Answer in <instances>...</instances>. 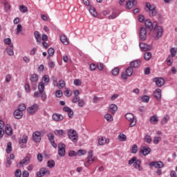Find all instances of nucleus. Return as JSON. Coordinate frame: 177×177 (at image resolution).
I'll return each instance as SVG.
<instances>
[{"instance_id":"f257e3e1","label":"nucleus","mask_w":177,"mask_h":177,"mask_svg":"<svg viewBox=\"0 0 177 177\" xmlns=\"http://www.w3.org/2000/svg\"><path fill=\"white\" fill-rule=\"evenodd\" d=\"M49 76L48 75H45L42 79L41 82H39L37 88L39 89V91H36L34 93V97H41L42 102H45L46 100V92H45V84H48L50 81Z\"/></svg>"},{"instance_id":"f03ea898","label":"nucleus","mask_w":177,"mask_h":177,"mask_svg":"<svg viewBox=\"0 0 177 177\" xmlns=\"http://www.w3.org/2000/svg\"><path fill=\"white\" fill-rule=\"evenodd\" d=\"M68 136L73 143H77L78 142V133H77V131L74 129H69Z\"/></svg>"},{"instance_id":"7ed1b4c3","label":"nucleus","mask_w":177,"mask_h":177,"mask_svg":"<svg viewBox=\"0 0 177 177\" xmlns=\"http://www.w3.org/2000/svg\"><path fill=\"white\" fill-rule=\"evenodd\" d=\"M146 8L148 9L149 15L150 17H154L157 15V10H156V6L151 5L150 3H146Z\"/></svg>"},{"instance_id":"20e7f679","label":"nucleus","mask_w":177,"mask_h":177,"mask_svg":"<svg viewBox=\"0 0 177 177\" xmlns=\"http://www.w3.org/2000/svg\"><path fill=\"white\" fill-rule=\"evenodd\" d=\"M30 80L33 91H35L37 89V82H38V75L35 73L32 74L30 75Z\"/></svg>"},{"instance_id":"39448f33","label":"nucleus","mask_w":177,"mask_h":177,"mask_svg":"<svg viewBox=\"0 0 177 177\" xmlns=\"http://www.w3.org/2000/svg\"><path fill=\"white\" fill-rule=\"evenodd\" d=\"M126 119L128 120L130 122V127H135L136 125V119H135V116L131 113H128L126 114Z\"/></svg>"},{"instance_id":"423d86ee","label":"nucleus","mask_w":177,"mask_h":177,"mask_svg":"<svg viewBox=\"0 0 177 177\" xmlns=\"http://www.w3.org/2000/svg\"><path fill=\"white\" fill-rule=\"evenodd\" d=\"M95 160H96V157H93V151H90L88 152L87 161L86 162V163H84L85 167H88V165H91L92 162H95Z\"/></svg>"},{"instance_id":"0eeeda50","label":"nucleus","mask_w":177,"mask_h":177,"mask_svg":"<svg viewBox=\"0 0 177 177\" xmlns=\"http://www.w3.org/2000/svg\"><path fill=\"white\" fill-rule=\"evenodd\" d=\"M58 154L60 157L66 156V145L62 142L58 145Z\"/></svg>"},{"instance_id":"6e6552de","label":"nucleus","mask_w":177,"mask_h":177,"mask_svg":"<svg viewBox=\"0 0 177 177\" xmlns=\"http://www.w3.org/2000/svg\"><path fill=\"white\" fill-rule=\"evenodd\" d=\"M38 109H39V106L37 104H35L27 109L28 113L30 115H34L38 111Z\"/></svg>"},{"instance_id":"1a4fd4ad","label":"nucleus","mask_w":177,"mask_h":177,"mask_svg":"<svg viewBox=\"0 0 177 177\" xmlns=\"http://www.w3.org/2000/svg\"><path fill=\"white\" fill-rule=\"evenodd\" d=\"M145 26L146 28H148V30H150V31H151V30H153V28H154V27L157 26V22L153 23L150 19H147L145 21Z\"/></svg>"},{"instance_id":"9d476101","label":"nucleus","mask_w":177,"mask_h":177,"mask_svg":"<svg viewBox=\"0 0 177 177\" xmlns=\"http://www.w3.org/2000/svg\"><path fill=\"white\" fill-rule=\"evenodd\" d=\"M139 35L141 41H146V39L147 38V30L145 28L142 27L140 29Z\"/></svg>"},{"instance_id":"9b49d317","label":"nucleus","mask_w":177,"mask_h":177,"mask_svg":"<svg viewBox=\"0 0 177 177\" xmlns=\"http://www.w3.org/2000/svg\"><path fill=\"white\" fill-rule=\"evenodd\" d=\"M50 171L49 170H48V169H46L45 167H41V168H40L39 171H37V176L42 177L45 175H50Z\"/></svg>"},{"instance_id":"f8f14e48","label":"nucleus","mask_w":177,"mask_h":177,"mask_svg":"<svg viewBox=\"0 0 177 177\" xmlns=\"http://www.w3.org/2000/svg\"><path fill=\"white\" fill-rule=\"evenodd\" d=\"M153 82L156 83L158 88H161L165 84V80L162 77H155L153 79Z\"/></svg>"},{"instance_id":"ddd939ff","label":"nucleus","mask_w":177,"mask_h":177,"mask_svg":"<svg viewBox=\"0 0 177 177\" xmlns=\"http://www.w3.org/2000/svg\"><path fill=\"white\" fill-rule=\"evenodd\" d=\"M47 138L53 147L56 149L57 147V145L56 144V142H55V135H53V133H49L48 134H47Z\"/></svg>"},{"instance_id":"4468645a","label":"nucleus","mask_w":177,"mask_h":177,"mask_svg":"<svg viewBox=\"0 0 177 177\" xmlns=\"http://www.w3.org/2000/svg\"><path fill=\"white\" fill-rule=\"evenodd\" d=\"M150 168H153V167H155V168H158L159 169L161 168H164V162L162 161H158V162H151L149 163Z\"/></svg>"},{"instance_id":"2eb2a0df","label":"nucleus","mask_w":177,"mask_h":177,"mask_svg":"<svg viewBox=\"0 0 177 177\" xmlns=\"http://www.w3.org/2000/svg\"><path fill=\"white\" fill-rule=\"evenodd\" d=\"M140 153H141L142 156H148V154L151 153V149L149 147L142 146L140 148Z\"/></svg>"},{"instance_id":"dca6fc26","label":"nucleus","mask_w":177,"mask_h":177,"mask_svg":"<svg viewBox=\"0 0 177 177\" xmlns=\"http://www.w3.org/2000/svg\"><path fill=\"white\" fill-rule=\"evenodd\" d=\"M136 3H138V1H136V0H129L126 3L125 8L129 10L132 9V8H133V6L136 5Z\"/></svg>"},{"instance_id":"f3484780","label":"nucleus","mask_w":177,"mask_h":177,"mask_svg":"<svg viewBox=\"0 0 177 177\" xmlns=\"http://www.w3.org/2000/svg\"><path fill=\"white\" fill-rule=\"evenodd\" d=\"M154 29L156 31V38L158 39L161 38L163 32L162 27L156 25V26L154 27Z\"/></svg>"},{"instance_id":"a211bd4d","label":"nucleus","mask_w":177,"mask_h":177,"mask_svg":"<svg viewBox=\"0 0 177 177\" xmlns=\"http://www.w3.org/2000/svg\"><path fill=\"white\" fill-rule=\"evenodd\" d=\"M139 46L142 50H144V52H147V50H151V46L149 44H146L145 43H140Z\"/></svg>"},{"instance_id":"6ab92c4d","label":"nucleus","mask_w":177,"mask_h":177,"mask_svg":"<svg viewBox=\"0 0 177 177\" xmlns=\"http://www.w3.org/2000/svg\"><path fill=\"white\" fill-rule=\"evenodd\" d=\"M32 138L36 143H39L41 142V133L39 131H35L32 134Z\"/></svg>"},{"instance_id":"aec40b11","label":"nucleus","mask_w":177,"mask_h":177,"mask_svg":"<svg viewBox=\"0 0 177 177\" xmlns=\"http://www.w3.org/2000/svg\"><path fill=\"white\" fill-rule=\"evenodd\" d=\"M64 119V117H63V115L61 114L54 113L53 115V120L54 121L60 122V121H63Z\"/></svg>"},{"instance_id":"412c9836","label":"nucleus","mask_w":177,"mask_h":177,"mask_svg":"<svg viewBox=\"0 0 177 177\" xmlns=\"http://www.w3.org/2000/svg\"><path fill=\"white\" fill-rule=\"evenodd\" d=\"M141 64L142 61H140V59H136L130 62V66L133 68H138V67H139V66H140Z\"/></svg>"},{"instance_id":"4be33fe9","label":"nucleus","mask_w":177,"mask_h":177,"mask_svg":"<svg viewBox=\"0 0 177 177\" xmlns=\"http://www.w3.org/2000/svg\"><path fill=\"white\" fill-rule=\"evenodd\" d=\"M63 111L68 113V115L69 118H73V116L74 115V112L73 111V110L70 107L64 106L63 107Z\"/></svg>"},{"instance_id":"5701e85b","label":"nucleus","mask_w":177,"mask_h":177,"mask_svg":"<svg viewBox=\"0 0 177 177\" xmlns=\"http://www.w3.org/2000/svg\"><path fill=\"white\" fill-rule=\"evenodd\" d=\"M5 127V122L0 120V139H2L3 138V133H5V130L3 128Z\"/></svg>"},{"instance_id":"b1692460","label":"nucleus","mask_w":177,"mask_h":177,"mask_svg":"<svg viewBox=\"0 0 177 177\" xmlns=\"http://www.w3.org/2000/svg\"><path fill=\"white\" fill-rule=\"evenodd\" d=\"M13 114L15 118H16L17 120H20L23 118V112H21L19 109L15 110Z\"/></svg>"},{"instance_id":"393cba45","label":"nucleus","mask_w":177,"mask_h":177,"mask_svg":"<svg viewBox=\"0 0 177 177\" xmlns=\"http://www.w3.org/2000/svg\"><path fill=\"white\" fill-rule=\"evenodd\" d=\"M88 12H90L91 15L93 16V17H97V12H96V8L92 6H89L88 7Z\"/></svg>"},{"instance_id":"a878e982","label":"nucleus","mask_w":177,"mask_h":177,"mask_svg":"<svg viewBox=\"0 0 177 177\" xmlns=\"http://www.w3.org/2000/svg\"><path fill=\"white\" fill-rule=\"evenodd\" d=\"M118 110V106L115 104H111L109 106V113L111 114H115V112Z\"/></svg>"},{"instance_id":"bb28decb","label":"nucleus","mask_w":177,"mask_h":177,"mask_svg":"<svg viewBox=\"0 0 177 177\" xmlns=\"http://www.w3.org/2000/svg\"><path fill=\"white\" fill-rule=\"evenodd\" d=\"M34 36L36 39V41H37V44H40L41 41V33H39V32L36 30V31L34 32Z\"/></svg>"},{"instance_id":"cd10ccee","label":"nucleus","mask_w":177,"mask_h":177,"mask_svg":"<svg viewBox=\"0 0 177 177\" xmlns=\"http://www.w3.org/2000/svg\"><path fill=\"white\" fill-rule=\"evenodd\" d=\"M140 164H142V161L140 160H136V161L133 163V167L136 169H138V171H142V167H140Z\"/></svg>"},{"instance_id":"c85d7f7f","label":"nucleus","mask_w":177,"mask_h":177,"mask_svg":"<svg viewBox=\"0 0 177 177\" xmlns=\"http://www.w3.org/2000/svg\"><path fill=\"white\" fill-rule=\"evenodd\" d=\"M5 133L8 136H12L13 135V131H12V127L9 125H6L5 127Z\"/></svg>"},{"instance_id":"c756f323","label":"nucleus","mask_w":177,"mask_h":177,"mask_svg":"<svg viewBox=\"0 0 177 177\" xmlns=\"http://www.w3.org/2000/svg\"><path fill=\"white\" fill-rule=\"evenodd\" d=\"M153 96L156 97L158 100H160L161 99V89L158 88L153 92Z\"/></svg>"},{"instance_id":"7c9ffc66","label":"nucleus","mask_w":177,"mask_h":177,"mask_svg":"<svg viewBox=\"0 0 177 177\" xmlns=\"http://www.w3.org/2000/svg\"><path fill=\"white\" fill-rule=\"evenodd\" d=\"M60 41L64 44V45H68V39H67V36L65 35H62L60 36Z\"/></svg>"},{"instance_id":"2f4dec72","label":"nucleus","mask_w":177,"mask_h":177,"mask_svg":"<svg viewBox=\"0 0 177 177\" xmlns=\"http://www.w3.org/2000/svg\"><path fill=\"white\" fill-rule=\"evenodd\" d=\"M6 50H7V53H8V55H9V56H13V55H15V52L13 51V44L7 47Z\"/></svg>"},{"instance_id":"473e14b6","label":"nucleus","mask_w":177,"mask_h":177,"mask_svg":"<svg viewBox=\"0 0 177 177\" xmlns=\"http://www.w3.org/2000/svg\"><path fill=\"white\" fill-rule=\"evenodd\" d=\"M55 135L57 136H59V138H63L64 135H66V133H64V131L60 129V130H55L54 131Z\"/></svg>"},{"instance_id":"72a5a7b5","label":"nucleus","mask_w":177,"mask_h":177,"mask_svg":"<svg viewBox=\"0 0 177 177\" xmlns=\"http://www.w3.org/2000/svg\"><path fill=\"white\" fill-rule=\"evenodd\" d=\"M150 122L151 124H158V117H157V115H154L150 118Z\"/></svg>"},{"instance_id":"f704fd0d","label":"nucleus","mask_w":177,"mask_h":177,"mask_svg":"<svg viewBox=\"0 0 177 177\" xmlns=\"http://www.w3.org/2000/svg\"><path fill=\"white\" fill-rule=\"evenodd\" d=\"M19 164L20 165H27V164H30V158L26 157L19 162Z\"/></svg>"},{"instance_id":"c9c22d12","label":"nucleus","mask_w":177,"mask_h":177,"mask_svg":"<svg viewBox=\"0 0 177 177\" xmlns=\"http://www.w3.org/2000/svg\"><path fill=\"white\" fill-rule=\"evenodd\" d=\"M126 74H127L128 77H131L133 74V68L131 66L126 69Z\"/></svg>"},{"instance_id":"e433bc0d","label":"nucleus","mask_w":177,"mask_h":177,"mask_svg":"<svg viewBox=\"0 0 177 177\" xmlns=\"http://www.w3.org/2000/svg\"><path fill=\"white\" fill-rule=\"evenodd\" d=\"M16 35H19V34H20L21 32V31H23V26H21V24H18L17 26V29H16Z\"/></svg>"},{"instance_id":"4c0bfd02","label":"nucleus","mask_w":177,"mask_h":177,"mask_svg":"<svg viewBox=\"0 0 177 177\" xmlns=\"http://www.w3.org/2000/svg\"><path fill=\"white\" fill-rule=\"evenodd\" d=\"M118 139L120 140V142H125L127 141V136L124 133H120L118 136Z\"/></svg>"},{"instance_id":"58836bf2","label":"nucleus","mask_w":177,"mask_h":177,"mask_svg":"<svg viewBox=\"0 0 177 177\" xmlns=\"http://www.w3.org/2000/svg\"><path fill=\"white\" fill-rule=\"evenodd\" d=\"M151 53L147 52L144 54V59L145 60L149 61L150 59H151Z\"/></svg>"},{"instance_id":"ea45409f","label":"nucleus","mask_w":177,"mask_h":177,"mask_svg":"<svg viewBox=\"0 0 177 177\" xmlns=\"http://www.w3.org/2000/svg\"><path fill=\"white\" fill-rule=\"evenodd\" d=\"M6 151L8 154H10V151H12V142H8Z\"/></svg>"},{"instance_id":"a19ab883","label":"nucleus","mask_w":177,"mask_h":177,"mask_svg":"<svg viewBox=\"0 0 177 177\" xmlns=\"http://www.w3.org/2000/svg\"><path fill=\"white\" fill-rule=\"evenodd\" d=\"M19 10L21 12V13H27V12H28V8L27 6L22 5L19 6Z\"/></svg>"},{"instance_id":"79ce46f5","label":"nucleus","mask_w":177,"mask_h":177,"mask_svg":"<svg viewBox=\"0 0 177 177\" xmlns=\"http://www.w3.org/2000/svg\"><path fill=\"white\" fill-rule=\"evenodd\" d=\"M141 100L144 103H149L150 100V97L149 95H144L141 97Z\"/></svg>"},{"instance_id":"37998d69","label":"nucleus","mask_w":177,"mask_h":177,"mask_svg":"<svg viewBox=\"0 0 177 177\" xmlns=\"http://www.w3.org/2000/svg\"><path fill=\"white\" fill-rule=\"evenodd\" d=\"M26 109H27V107L24 104H19L17 107V110L21 111V113H23Z\"/></svg>"},{"instance_id":"c03bdc74","label":"nucleus","mask_w":177,"mask_h":177,"mask_svg":"<svg viewBox=\"0 0 177 177\" xmlns=\"http://www.w3.org/2000/svg\"><path fill=\"white\" fill-rule=\"evenodd\" d=\"M55 160H50L47 162V165L48 168H53V167H55Z\"/></svg>"},{"instance_id":"a18cd8bd","label":"nucleus","mask_w":177,"mask_h":177,"mask_svg":"<svg viewBox=\"0 0 177 177\" xmlns=\"http://www.w3.org/2000/svg\"><path fill=\"white\" fill-rule=\"evenodd\" d=\"M176 52H177V50L175 48H171L170 49V53H171L170 56L171 57H175V56H176Z\"/></svg>"},{"instance_id":"49530a36","label":"nucleus","mask_w":177,"mask_h":177,"mask_svg":"<svg viewBox=\"0 0 177 177\" xmlns=\"http://www.w3.org/2000/svg\"><path fill=\"white\" fill-rule=\"evenodd\" d=\"M104 118L106 120V121H109V122H111V121H113V116L109 113L106 114L104 115Z\"/></svg>"},{"instance_id":"de8ad7c7","label":"nucleus","mask_w":177,"mask_h":177,"mask_svg":"<svg viewBox=\"0 0 177 177\" xmlns=\"http://www.w3.org/2000/svg\"><path fill=\"white\" fill-rule=\"evenodd\" d=\"M131 153H133V154H136V153H138V145H133L131 149Z\"/></svg>"},{"instance_id":"09e8293b","label":"nucleus","mask_w":177,"mask_h":177,"mask_svg":"<svg viewBox=\"0 0 177 177\" xmlns=\"http://www.w3.org/2000/svg\"><path fill=\"white\" fill-rule=\"evenodd\" d=\"M169 120V115H167L165 116L161 121L162 125H164V124H167V122H168Z\"/></svg>"},{"instance_id":"8fccbe9b","label":"nucleus","mask_w":177,"mask_h":177,"mask_svg":"<svg viewBox=\"0 0 177 177\" xmlns=\"http://www.w3.org/2000/svg\"><path fill=\"white\" fill-rule=\"evenodd\" d=\"M4 6H5V10H6V12H9V10H10V8H12L10 4H9V3L8 1L4 2Z\"/></svg>"},{"instance_id":"3c124183","label":"nucleus","mask_w":177,"mask_h":177,"mask_svg":"<svg viewBox=\"0 0 177 177\" xmlns=\"http://www.w3.org/2000/svg\"><path fill=\"white\" fill-rule=\"evenodd\" d=\"M73 84L76 86H81V85H82V82H81V80H80V79H75L73 82Z\"/></svg>"},{"instance_id":"603ef678","label":"nucleus","mask_w":177,"mask_h":177,"mask_svg":"<svg viewBox=\"0 0 177 177\" xmlns=\"http://www.w3.org/2000/svg\"><path fill=\"white\" fill-rule=\"evenodd\" d=\"M64 86H66V82H64V80H59L58 88L59 89H62V88H64Z\"/></svg>"},{"instance_id":"864d4df0","label":"nucleus","mask_w":177,"mask_h":177,"mask_svg":"<svg viewBox=\"0 0 177 177\" xmlns=\"http://www.w3.org/2000/svg\"><path fill=\"white\" fill-rule=\"evenodd\" d=\"M151 136H149V135H147L145 136V142L146 143H151Z\"/></svg>"},{"instance_id":"5fc2aeb1","label":"nucleus","mask_w":177,"mask_h":177,"mask_svg":"<svg viewBox=\"0 0 177 177\" xmlns=\"http://www.w3.org/2000/svg\"><path fill=\"white\" fill-rule=\"evenodd\" d=\"M28 140V137L27 136V135H24L22 136L21 143H23L24 145H26V143H27Z\"/></svg>"},{"instance_id":"6e6d98bb","label":"nucleus","mask_w":177,"mask_h":177,"mask_svg":"<svg viewBox=\"0 0 177 177\" xmlns=\"http://www.w3.org/2000/svg\"><path fill=\"white\" fill-rule=\"evenodd\" d=\"M119 73H120V68H118V67L115 68L113 70H112L113 75H118Z\"/></svg>"},{"instance_id":"4d7b16f0","label":"nucleus","mask_w":177,"mask_h":177,"mask_svg":"<svg viewBox=\"0 0 177 177\" xmlns=\"http://www.w3.org/2000/svg\"><path fill=\"white\" fill-rule=\"evenodd\" d=\"M138 160L136 156L133 157L131 159L129 160V165H132V164H135V162Z\"/></svg>"},{"instance_id":"13d9d810","label":"nucleus","mask_w":177,"mask_h":177,"mask_svg":"<svg viewBox=\"0 0 177 177\" xmlns=\"http://www.w3.org/2000/svg\"><path fill=\"white\" fill-rule=\"evenodd\" d=\"M64 95H65L66 97H70V96H71V91L70 89L67 88L65 91H64Z\"/></svg>"},{"instance_id":"bf43d9fd","label":"nucleus","mask_w":177,"mask_h":177,"mask_svg":"<svg viewBox=\"0 0 177 177\" xmlns=\"http://www.w3.org/2000/svg\"><path fill=\"white\" fill-rule=\"evenodd\" d=\"M10 165H12V160H10V158H7L6 166L7 168H9V167H10Z\"/></svg>"},{"instance_id":"052dcab7","label":"nucleus","mask_w":177,"mask_h":177,"mask_svg":"<svg viewBox=\"0 0 177 177\" xmlns=\"http://www.w3.org/2000/svg\"><path fill=\"white\" fill-rule=\"evenodd\" d=\"M167 62L168 66H171L173 61H172V57L171 55H169L168 57L167 58Z\"/></svg>"},{"instance_id":"680f3d73","label":"nucleus","mask_w":177,"mask_h":177,"mask_svg":"<svg viewBox=\"0 0 177 177\" xmlns=\"http://www.w3.org/2000/svg\"><path fill=\"white\" fill-rule=\"evenodd\" d=\"M49 56H53L55 55V48H50L48 50Z\"/></svg>"},{"instance_id":"e2e57ef3","label":"nucleus","mask_w":177,"mask_h":177,"mask_svg":"<svg viewBox=\"0 0 177 177\" xmlns=\"http://www.w3.org/2000/svg\"><path fill=\"white\" fill-rule=\"evenodd\" d=\"M56 97H62L63 96V92L61 90H58L55 92Z\"/></svg>"},{"instance_id":"0e129e2a","label":"nucleus","mask_w":177,"mask_h":177,"mask_svg":"<svg viewBox=\"0 0 177 177\" xmlns=\"http://www.w3.org/2000/svg\"><path fill=\"white\" fill-rule=\"evenodd\" d=\"M25 91L28 93H30V92H31V88H30V84L29 83H26V84H25Z\"/></svg>"},{"instance_id":"69168bd1","label":"nucleus","mask_w":177,"mask_h":177,"mask_svg":"<svg viewBox=\"0 0 177 177\" xmlns=\"http://www.w3.org/2000/svg\"><path fill=\"white\" fill-rule=\"evenodd\" d=\"M161 142V137H155L153 138L154 145H158V142Z\"/></svg>"},{"instance_id":"338daca9","label":"nucleus","mask_w":177,"mask_h":177,"mask_svg":"<svg viewBox=\"0 0 177 177\" xmlns=\"http://www.w3.org/2000/svg\"><path fill=\"white\" fill-rule=\"evenodd\" d=\"M6 82H10V81H12V75L8 74L6 75Z\"/></svg>"},{"instance_id":"774afa93","label":"nucleus","mask_w":177,"mask_h":177,"mask_svg":"<svg viewBox=\"0 0 177 177\" xmlns=\"http://www.w3.org/2000/svg\"><path fill=\"white\" fill-rule=\"evenodd\" d=\"M15 176L21 177V170L20 169H18L15 171Z\"/></svg>"}]
</instances>
